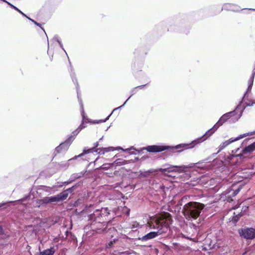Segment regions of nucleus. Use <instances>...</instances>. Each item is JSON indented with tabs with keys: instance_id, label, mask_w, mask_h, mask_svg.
I'll list each match as a JSON object with an SVG mask.
<instances>
[{
	"instance_id": "obj_45",
	"label": "nucleus",
	"mask_w": 255,
	"mask_h": 255,
	"mask_svg": "<svg viewBox=\"0 0 255 255\" xmlns=\"http://www.w3.org/2000/svg\"><path fill=\"white\" fill-rule=\"evenodd\" d=\"M1 1H2L4 2H5L7 4V2H8V1H7L6 0H1Z\"/></svg>"
},
{
	"instance_id": "obj_30",
	"label": "nucleus",
	"mask_w": 255,
	"mask_h": 255,
	"mask_svg": "<svg viewBox=\"0 0 255 255\" xmlns=\"http://www.w3.org/2000/svg\"><path fill=\"white\" fill-rule=\"evenodd\" d=\"M16 11H17V12H18L20 14H21L22 16H26V15L23 13L20 9H19L18 8L16 7V9H15Z\"/></svg>"
},
{
	"instance_id": "obj_33",
	"label": "nucleus",
	"mask_w": 255,
	"mask_h": 255,
	"mask_svg": "<svg viewBox=\"0 0 255 255\" xmlns=\"http://www.w3.org/2000/svg\"><path fill=\"white\" fill-rule=\"evenodd\" d=\"M253 83H254V82H253V81H249L248 88H250V89H252L253 85Z\"/></svg>"
},
{
	"instance_id": "obj_10",
	"label": "nucleus",
	"mask_w": 255,
	"mask_h": 255,
	"mask_svg": "<svg viewBox=\"0 0 255 255\" xmlns=\"http://www.w3.org/2000/svg\"><path fill=\"white\" fill-rule=\"evenodd\" d=\"M240 236L247 240L255 239V229L247 228L241 229L238 230Z\"/></svg>"
},
{
	"instance_id": "obj_27",
	"label": "nucleus",
	"mask_w": 255,
	"mask_h": 255,
	"mask_svg": "<svg viewBox=\"0 0 255 255\" xmlns=\"http://www.w3.org/2000/svg\"><path fill=\"white\" fill-rule=\"evenodd\" d=\"M114 243H115V239H114L113 241H111L109 243H108L106 245V247L107 248H111L113 246V245L114 244Z\"/></svg>"
},
{
	"instance_id": "obj_46",
	"label": "nucleus",
	"mask_w": 255,
	"mask_h": 255,
	"mask_svg": "<svg viewBox=\"0 0 255 255\" xmlns=\"http://www.w3.org/2000/svg\"><path fill=\"white\" fill-rule=\"evenodd\" d=\"M109 231H111V232L115 231V229L114 228H111V229H109Z\"/></svg>"
},
{
	"instance_id": "obj_32",
	"label": "nucleus",
	"mask_w": 255,
	"mask_h": 255,
	"mask_svg": "<svg viewBox=\"0 0 255 255\" xmlns=\"http://www.w3.org/2000/svg\"><path fill=\"white\" fill-rule=\"evenodd\" d=\"M253 83H254V82H253V81H249L248 88H250V89H252L253 85Z\"/></svg>"
},
{
	"instance_id": "obj_3",
	"label": "nucleus",
	"mask_w": 255,
	"mask_h": 255,
	"mask_svg": "<svg viewBox=\"0 0 255 255\" xmlns=\"http://www.w3.org/2000/svg\"><path fill=\"white\" fill-rule=\"evenodd\" d=\"M172 221L170 215L167 213L150 217L147 222L148 226L151 229H157L158 231L147 234L141 238L142 241H146L153 239L162 233L166 232Z\"/></svg>"
},
{
	"instance_id": "obj_54",
	"label": "nucleus",
	"mask_w": 255,
	"mask_h": 255,
	"mask_svg": "<svg viewBox=\"0 0 255 255\" xmlns=\"http://www.w3.org/2000/svg\"><path fill=\"white\" fill-rule=\"evenodd\" d=\"M16 201H12V202H10V203H14Z\"/></svg>"
},
{
	"instance_id": "obj_23",
	"label": "nucleus",
	"mask_w": 255,
	"mask_h": 255,
	"mask_svg": "<svg viewBox=\"0 0 255 255\" xmlns=\"http://www.w3.org/2000/svg\"><path fill=\"white\" fill-rule=\"evenodd\" d=\"M85 122H81V124L79 125V126L77 128L80 131H81L83 128H85L86 127V125Z\"/></svg>"
},
{
	"instance_id": "obj_20",
	"label": "nucleus",
	"mask_w": 255,
	"mask_h": 255,
	"mask_svg": "<svg viewBox=\"0 0 255 255\" xmlns=\"http://www.w3.org/2000/svg\"><path fill=\"white\" fill-rule=\"evenodd\" d=\"M71 78H72V81L73 82H75L76 83V88H77V96H78V98H79V92H78V88H79V85H78V81H77V80L76 78V75H75V73H73L72 74H71Z\"/></svg>"
},
{
	"instance_id": "obj_43",
	"label": "nucleus",
	"mask_w": 255,
	"mask_h": 255,
	"mask_svg": "<svg viewBox=\"0 0 255 255\" xmlns=\"http://www.w3.org/2000/svg\"><path fill=\"white\" fill-rule=\"evenodd\" d=\"M251 90L252 89H250V88H247V91H246V92L249 93L251 92Z\"/></svg>"
},
{
	"instance_id": "obj_57",
	"label": "nucleus",
	"mask_w": 255,
	"mask_h": 255,
	"mask_svg": "<svg viewBox=\"0 0 255 255\" xmlns=\"http://www.w3.org/2000/svg\"><path fill=\"white\" fill-rule=\"evenodd\" d=\"M65 52L66 53V55H68L67 53H66V51H65Z\"/></svg>"
},
{
	"instance_id": "obj_2",
	"label": "nucleus",
	"mask_w": 255,
	"mask_h": 255,
	"mask_svg": "<svg viewBox=\"0 0 255 255\" xmlns=\"http://www.w3.org/2000/svg\"><path fill=\"white\" fill-rule=\"evenodd\" d=\"M120 150L122 151V153H119L115 155V157L118 158L117 159H122V158H130V156L132 155H140L143 150H145L149 153H158L165 151V153L169 154L174 152H177L175 150V146L168 145L164 143L147 145L143 147L141 150L136 149L134 146H130L126 149H124L121 146H118L116 148H114V150Z\"/></svg>"
},
{
	"instance_id": "obj_4",
	"label": "nucleus",
	"mask_w": 255,
	"mask_h": 255,
	"mask_svg": "<svg viewBox=\"0 0 255 255\" xmlns=\"http://www.w3.org/2000/svg\"><path fill=\"white\" fill-rule=\"evenodd\" d=\"M204 205L198 202H190L183 207L184 216L188 220H195L199 216Z\"/></svg>"
},
{
	"instance_id": "obj_7",
	"label": "nucleus",
	"mask_w": 255,
	"mask_h": 255,
	"mask_svg": "<svg viewBox=\"0 0 255 255\" xmlns=\"http://www.w3.org/2000/svg\"><path fill=\"white\" fill-rule=\"evenodd\" d=\"M109 214L107 208H102L101 210H97L89 216V220L92 222L91 225L93 226L97 223L98 228L102 226H105V223H102L101 218L108 215Z\"/></svg>"
},
{
	"instance_id": "obj_28",
	"label": "nucleus",
	"mask_w": 255,
	"mask_h": 255,
	"mask_svg": "<svg viewBox=\"0 0 255 255\" xmlns=\"http://www.w3.org/2000/svg\"><path fill=\"white\" fill-rule=\"evenodd\" d=\"M255 76V69H254V71H253L252 74V75H251V77H250V78L249 81L254 82Z\"/></svg>"
},
{
	"instance_id": "obj_35",
	"label": "nucleus",
	"mask_w": 255,
	"mask_h": 255,
	"mask_svg": "<svg viewBox=\"0 0 255 255\" xmlns=\"http://www.w3.org/2000/svg\"><path fill=\"white\" fill-rule=\"evenodd\" d=\"M58 43L59 44V45L60 47V48L65 52V50L64 48V47H63V44L62 43V42L60 41Z\"/></svg>"
},
{
	"instance_id": "obj_21",
	"label": "nucleus",
	"mask_w": 255,
	"mask_h": 255,
	"mask_svg": "<svg viewBox=\"0 0 255 255\" xmlns=\"http://www.w3.org/2000/svg\"><path fill=\"white\" fill-rule=\"evenodd\" d=\"M248 95H249L248 93H247L246 92L245 93V94H244V96H243L241 101L240 102L239 104L238 105H240L241 104V106L240 107V109H240L242 108V104L244 103V99L248 97Z\"/></svg>"
},
{
	"instance_id": "obj_9",
	"label": "nucleus",
	"mask_w": 255,
	"mask_h": 255,
	"mask_svg": "<svg viewBox=\"0 0 255 255\" xmlns=\"http://www.w3.org/2000/svg\"><path fill=\"white\" fill-rule=\"evenodd\" d=\"M72 144L71 139H66L64 141L62 142L58 146L55 148L53 153V159L57 155H64L69 149L70 145Z\"/></svg>"
},
{
	"instance_id": "obj_41",
	"label": "nucleus",
	"mask_w": 255,
	"mask_h": 255,
	"mask_svg": "<svg viewBox=\"0 0 255 255\" xmlns=\"http://www.w3.org/2000/svg\"><path fill=\"white\" fill-rule=\"evenodd\" d=\"M25 17H26L28 20H29L30 21H31V22H32V21L34 20V19L31 18L30 17H28V16L26 15V16H25Z\"/></svg>"
},
{
	"instance_id": "obj_49",
	"label": "nucleus",
	"mask_w": 255,
	"mask_h": 255,
	"mask_svg": "<svg viewBox=\"0 0 255 255\" xmlns=\"http://www.w3.org/2000/svg\"><path fill=\"white\" fill-rule=\"evenodd\" d=\"M109 128H110V127H108V128H107V129H106V131H107V130H108V129Z\"/></svg>"
},
{
	"instance_id": "obj_52",
	"label": "nucleus",
	"mask_w": 255,
	"mask_h": 255,
	"mask_svg": "<svg viewBox=\"0 0 255 255\" xmlns=\"http://www.w3.org/2000/svg\"><path fill=\"white\" fill-rule=\"evenodd\" d=\"M169 176H172L173 175L172 174H169L168 175Z\"/></svg>"
},
{
	"instance_id": "obj_58",
	"label": "nucleus",
	"mask_w": 255,
	"mask_h": 255,
	"mask_svg": "<svg viewBox=\"0 0 255 255\" xmlns=\"http://www.w3.org/2000/svg\"><path fill=\"white\" fill-rule=\"evenodd\" d=\"M1 206H2V205L1 204H0V207H1Z\"/></svg>"
},
{
	"instance_id": "obj_42",
	"label": "nucleus",
	"mask_w": 255,
	"mask_h": 255,
	"mask_svg": "<svg viewBox=\"0 0 255 255\" xmlns=\"http://www.w3.org/2000/svg\"><path fill=\"white\" fill-rule=\"evenodd\" d=\"M134 159L138 160V159H143V156L140 159H139L138 157H134Z\"/></svg>"
},
{
	"instance_id": "obj_22",
	"label": "nucleus",
	"mask_w": 255,
	"mask_h": 255,
	"mask_svg": "<svg viewBox=\"0 0 255 255\" xmlns=\"http://www.w3.org/2000/svg\"><path fill=\"white\" fill-rule=\"evenodd\" d=\"M137 88H136V87H134V88H133L130 91V93H131V95H130V96L127 99V101H128L129 100V99L133 95H134L136 92H137Z\"/></svg>"
},
{
	"instance_id": "obj_12",
	"label": "nucleus",
	"mask_w": 255,
	"mask_h": 255,
	"mask_svg": "<svg viewBox=\"0 0 255 255\" xmlns=\"http://www.w3.org/2000/svg\"><path fill=\"white\" fill-rule=\"evenodd\" d=\"M74 188V187L73 186L72 188H70L67 190L63 191V192L55 195V197L56 198V202L66 199L68 196V192H71L73 191Z\"/></svg>"
},
{
	"instance_id": "obj_53",
	"label": "nucleus",
	"mask_w": 255,
	"mask_h": 255,
	"mask_svg": "<svg viewBox=\"0 0 255 255\" xmlns=\"http://www.w3.org/2000/svg\"><path fill=\"white\" fill-rule=\"evenodd\" d=\"M214 159L216 160V159H219L217 157H216V158H215Z\"/></svg>"
},
{
	"instance_id": "obj_13",
	"label": "nucleus",
	"mask_w": 255,
	"mask_h": 255,
	"mask_svg": "<svg viewBox=\"0 0 255 255\" xmlns=\"http://www.w3.org/2000/svg\"><path fill=\"white\" fill-rule=\"evenodd\" d=\"M80 104V107H81V114L82 116V121L83 122H85V123H90L91 121H92V120L90 119L86 115L84 110V106L83 103L82 102L81 100H79Z\"/></svg>"
},
{
	"instance_id": "obj_16",
	"label": "nucleus",
	"mask_w": 255,
	"mask_h": 255,
	"mask_svg": "<svg viewBox=\"0 0 255 255\" xmlns=\"http://www.w3.org/2000/svg\"><path fill=\"white\" fill-rule=\"evenodd\" d=\"M55 252V248L54 247H51L50 249L41 252L39 255H53Z\"/></svg>"
},
{
	"instance_id": "obj_37",
	"label": "nucleus",
	"mask_w": 255,
	"mask_h": 255,
	"mask_svg": "<svg viewBox=\"0 0 255 255\" xmlns=\"http://www.w3.org/2000/svg\"><path fill=\"white\" fill-rule=\"evenodd\" d=\"M140 47L137 48V49H136L135 50V52H134V53H137V54H140V52H139V51H140Z\"/></svg>"
},
{
	"instance_id": "obj_40",
	"label": "nucleus",
	"mask_w": 255,
	"mask_h": 255,
	"mask_svg": "<svg viewBox=\"0 0 255 255\" xmlns=\"http://www.w3.org/2000/svg\"><path fill=\"white\" fill-rule=\"evenodd\" d=\"M230 4H229V3H226V4H225L223 6V8L224 9H227V8H228V5H230Z\"/></svg>"
},
{
	"instance_id": "obj_6",
	"label": "nucleus",
	"mask_w": 255,
	"mask_h": 255,
	"mask_svg": "<svg viewBox=\"0 0 255 255\" xmlns=\"http://www.w3.org/2000/svg\"><path fill=\"white\" fill-rule=\"evenodd\" d=\"M99 143L98 141H97L94 144V146L92 147H85L83 150L82 153L79 155H75L74 157L70 158V159H77L78 158L81 157L82 156L90 153L96 152L97 154H104L106 152H109L110 151H114V147H102L98 148Z\"/></svg>"
},
{
	"instance_id": "obj_24",
	"label": "nucleus",
	"mask_w": 255,
	"mask_h": 255,
	"mask_svg": "<svg viewBox=\"0 0 255 255\" xmlns=\"http://www.w3.org/2000/svg\"><path fill=\"white\" fill-rule=\"evenodd\" d=\"M241 215L240 214H238L235 216H234L232 218V221L234 222V223H236L237 222H238L239 221V220L240 219V218L241 217Z\"/></svg>"
},
{
	"instance_id": "obj_39",
	"label": "nucleus",
	"mask_w": 255,
	"mask_h": 255,
	"mask_svg": "<svg viewBox=\"0 0 255 255\" xmlns=\"http://www.w3.org/2000/svg\"><path fill=\"white\" fill-rule=\"evenodd\" d=\"M240 191V188H238L237 190L234 191V195H237Z\"/></svg>"
},
{
	"instance_id": "obj_36",
	"label": "nucleus",
	"mask_w": 255,
	"mask_h": 255,
	"mask_svg": "<svg viewBox=\"0 0 255 255\" xmlns=\"http://www.w3.org/2000/svg\"><path fill=\"white\" fill-rule=\"evenodd\" d=\"M147 84H144V85H140V86H138L137 87H136V88L137 89H142L143 88V87L146 85Z\"/></svg>"
},
{
	"instance_id": "obj_38",
	"label": "nucleus",
	"mask_w": 255,
	"mask_h": 255,
	"mask_svg": "<svg viewBox=\"0 0 255 255\" xmlns=\"http://www.w3.org/2000/svg\"><path fill=\"white\" fill-rule=\"evenodd\" d=\"M173 245L175 249H178L179 248V245L177 243H173Z\"/></svg>"
},
{
	"instance_id": "obj_26",
	"label": "nucleus",
	"mask_w": 255,
	"mask_h": 255,
	"mask_svg": "<svg viewBox=\"0 0 255 255\" xmlns=\"http://www.w3.org/2000/svg\"><path fill=\"white\" fill-rule=\"evenodd\" d=\"M127 102H128V101H127V100H126V101L124 102V103L122 106H120V107H117V108H115V109L113 110V111L112 112V113H111L110 114H111V115H112L113 114V113H114V112H115L116 111H117V109H121V108H122L123 107H124L125 106V105L126 104V103H127Z\"/></svg>"
},
{
	"instance_id": "obj_5",
	"label": "nucleus",
	"mask_w": 255,
	"mask_h": 255,
	"mask_svg": "<svg viewBox=\"0 0 255 255\" xmlns=\"http://www.w3.org/2000/svg\"><path fill=\"white\" fill-rule=\"evenodd\" d=\"M253 138H246L245 139L241 145L240 147H238L235 150L232 151V155H231V158L240 157V158H247L249 157V155L255 150V141L246 145L243 148L240 153H237L240 151V148L244 144H247L248 141L253 139Z\"/></svg>"
},
{
	"instance_id": "obj_56",
	"label": "nucleus",
	"mask_w": 255,
	"mask_h": 255,
	"mask_svg": "<svg viewBox=\"0 0 255 255\" xmlns=\"http://www.w3.org/2000/svg\"><path fill=\"white\" fill-rule=\"evenodd\" d=\"M65 52L66 53V55H68L67 53H66V51H65Z\"/></svg>"
},
{
	"instance_id": "obj_34",
	"label": "nucleus",
	"mask_w": 255,
	"mask_h": 255,
	"mask_svg": "<svg viewBox=\"0 0 255 255\" xmlns=\"http://www.w3.org/2000/svg\"><path fill=\"white\" fill-rule=\"evenodd\" d=\"M7 4L11 7L12 8V9H14V10L16 9V8L17 7L16 6H15V5H14L13 4H11V3H10L9 2H7Z\"/></svg>"
},
{
	"instance_id": "obj_50",
	"label": "nucleus",
	"mask_w": 255,
	"mask_h": 255,
	"mask_svg": "<svg viewBox=\"0 0 255 255\" xmlns=\"http://www.w3.org/2000/svg\"><path fill=\"white\" fill-rule=\"evenodd\" d=\"M99 158H100V157H98L96 158V159H95L98 160V159H99Z\"/></svg>"
},
{
	"instance_id": "obj_15",
	"label": "nucleus",
	"mask_w": 255,
	"mask_h": 255,
	"mask_svg": "<svg viewBox=\"0 0 255 255\" xmlns=\"http://www.w3.org/2000/svg\"><path fill=\"white\" fill-rule=\"evenodd\" d=\"M245 104L246 105V106H244L243 108L242 107L240 109L238 110V112H240V114L238 117L237 118H236L235 122L238 121L239 119L242 116L243 113L245 110L246 107H251L253 106V103L251 101L249 103H246Z\"/></svg>"
},
{
	"instance_id": "obj_48",
	"label": "nucleus",
	"mask_w": 255,
	"mask_h": 255,
	"mask_svg": "<svg viewBox=\"0 0 255 255\" xmlns=\"http://www.w3.org/2000/svg\"><path fill=\"white\" fill-rule=\"evenodd\" d=\"M250 9L252 10H253V11H255V9H254V8H251Z\"/></svg>"
},
{
	"instance_id": "obj_14",
	"label": "nucleus",
	"mask_w": 255,
	"mask_h": 255,
	"mask_svg": "<svg viewBox=\"0 0 255 255\" xmlns=\"http://www.w3.org/2000/svg\"><path fill=\"white\" fill-rule=\"evenodd\" d=\"M53 202H56L55 196L51 197H46L40 200V204H47Z\"/></svg>"
},
{
	"instance_id": "obj_29",
	"label": "nucleus",
	"mask_w": 255,
	"mask_h": 255,
	"mask_svg": "<svg viewBox=\"0 0 255 255\" xmlns=\"http://www.w3.org/2000/svg\"><path fill=\"white\" fill-rule=\"evenodd\" d=\"M32 22L33 23H34L35 25H36L37 26L40 27L45 32L44 28L42 27H41V24L40 23L36 22L34 20L33 21H32Z\"/></svg>"
},
{
	"instance_id": "obj_11",
	"label": "nucleus",
	"mask_w": 255,
	"mask_h": 255,
	"mask_svg": "<svg viewBox=\"0 0 255 255\" xmlns=\"http://www.w3.org/2000/svg\"><path fill=\"white\" fill-rule=\"evenodd\" d=\"M142 67V63H140L139 64L138 63H134L133 66V73L136 78H138L142 75V72L141 70Z\"/></svg>"
},
{
	"instance_id": "obj_51",
	"label": "nucleus",
	"mask_w": 255,
	"mask_h": 255,
	"mask_svg": "<svg viewBox=\"0 0 255 255\" xmlns=\"http://www.w3.org/2000/svg\"><path fill=\"white\" fill-rule=\"evenodd\" d=\"M224 159L227 160V159H230V158H225V159Z\"/></svg>"
},
{
	"instance_id": "obj_31",
	"label": "nucleus",
	"mask_w": 255,
	"mask_h": 255,
	"mask_svg": "<svg viewBox=\"0 0 255 255\" xmlns=\"http://www.w3.org/2000/svg\"><path fill=\"white\" fill-rule=\"evenodd\" d=\"M53 39L55 40L56 42H57L58 43H59V42L61 41L59 36L57 35H55L54 37H53Z\"/></svg>"
},
{
	"instance_id": "obj_55",
	"label": "nucleus",
	"mask_w": 255,
	"mask_h": 255,
	"mask_svg": "<svg viewBox=\"0 0 255 255\" xmlns=\"http://www.w3.org/2000/svg\"><path fill=\"white\" fill-rule=\"evenodd\" d=\"M103 136H102L100 139V140H102V138H103Z\"/></svg>"
},
{
	"instance_id": "obj_1",
	"label": "nucleus",
	"mask_w": 255,
	"mask_h": 255,
	"mask_svg": "<svg viewBox=\"0 0 255 255\" xmlns=\"http://www.w3.org/2000/svg\"><path fill=\"white\" fill-rule=\"evenodd\" d=\"M240 106L241 104L237 105L234 110L226 113L222 115L216 124H215L212 128L208 130L202 136L195 139L190 143H180L175 145V150H177V152H181L185 149L193 148L196 144L200 143L208 139L228 120L237 115Z\"/></svg>"
},
{
	"instance_id": "obj_19",
	"label": "nucleus",
	"mask_w": 255,
	"mask_h": 255,
	"mask_svg": "<svg viewBox=\"0 0 255 255\" xmlns=\"http://www.w3.org/2000/svg\"><path fill=\"white\" fill-rule=\"evenodd\" d=\"M111 116V114H110L106 118H105L104 120H92L91 121V124H98L101 123H105L107 122L110 118V117Z\"/></svg>"
},
{
	"instance_id": "obj_18",
	"label": "nucleus",
	"mask_w": 255,
	"mask_h": 255,
	"mask_svg": "<svg viewBox=\"0 0 255 255\" xmlns=\"http://www.w3.org/2000/svg\"><path fill=\"white\" fill-rule=\"evenodd\" d=\"M81 131L77 128L74 131H73L72 133V134L70 135H69L67 139H70L71 138V143H72L73 141L75 139V137L78 134V133Z\"/></svg>"
},
{
	"instance_id": "obj_47",
	"label": "nucleus",
	"mask_w": 255,
	"mask_h": 255,
	"mask_svg": "<svg viewBox=\"0 0 255 255\" xmlns=\"http://www.w3.org/2000/svg\"><path fill=\"white\" fill-rule=\"evenodd\" d=\"M251 101L253 102V105H254V104H255V100Z\"/></svg>"
},
{
	"instance_id": "obj_25",
	"label": "nucleus",
	"mask_w": 255,
	"mask_h": 255,
	"mask_svg": "<svg viewBox=\"0 0 255 255\" xmlns=\"http://www.w3.org/2000/svg\"><path fill=\"white\" fill-rule=\"evenodd\" d=\"M127 102H128V101H127V100H126V101L124 102V103L122 106H120V107H117V108H115V109L113 110V111L112 112V113H111L110 114H111V115H112L113 114V113H114V112H115L116 111H117V109H121V108H122L123 107H124L125 106V105L126 104V103H127Z\"/></svg>"
},
{
	"instance_id": "obj_8",
	"label": "nucleus",
	"mask_w": 255,
	"mask_h": 255,
	"mask_svg": "<svg viewBox=\"0 0 255 255\" xmlns=\"http://www.w3.org/2000/svg\"><path fill=\"white\" fill-rule=\"evenodd\" d=\"M255 134V132H249L247 133H245L244 134H242L239 135L238 136L233 138L232 137L229 140H226L225 141L222 142L219 146V150L217 152L213 153L212 154V157H214L220 151L223 150L224 148H225L226 147H227L228 145H229L230 144L235 142L237 140H239L242 138H243L244 137H246L248 136L252 135L253 134Z\"/></svg>"
},
{
	"instance_id": "obj_44",
	"label": "nucleus",
	"mask_w": 255,
	"mask_h": 255,
	"mask_svg": "<svg viewBox=\"0 0 255 255\" xmlns=\"http://www.w3.org/2000/svg\"><path fill=\"white\" fill-rule=\"evenodd\" d=\"M3 233V229L1 226H0V234H2Z\"/></svg>"
},
{
	"instance_id": "obj_17",
	"label": "nucleus",
	"mask_w": 255,
	"mask_h": 255,
	"mask_svg": "<svg viewBox=\"0 0 255 255\" xmlns=\"http://www.w3.org/2000/svg\"><path fill=\"white\" fill-rule=\"evenodd\" d=\"M161 170H162V169H161ZM162 170L164 172L165 174H167L166 172L169 173L170 172H173L174 171L175 172H180L182 170V169L181 167L176 166L168 169H163Z\"/></svg>"
}]
</instances>
